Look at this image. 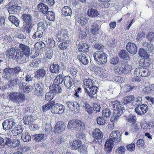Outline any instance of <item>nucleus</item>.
<instances>
[{"label":"nucleus","mask_w":154,"mask_h":154,"mask_svg":"<svg viewBox=\"0 0 154 154\" xmlns=\"http://www.w3.org/2000/svg\"><path fill=\"white\" fill-rule=\"evenodd\" d=\"M54 93L51 91L46 93L45 98L47 101L50 100H52L54 97Z\"/></svg>","instance_id":"3c124183"},{"label":"nucleus","mask_w":154,"mask_h":154,"mask_svg":"<svg viewBox=\"0 0 154 154\" xmlns=\"http://www.w3.org/2000/svg\"><path fill=\"white\" fill-rule=\"evenodd\" d=\"M79 106V104L76 102H74L73 104L72 109L71 110L75 113H78L80 111Z\"/></svg>","instance_id":"c03bdc74"},{"label":"nucleus","mask_w":154,"mask_h":154,"mask_svg":"<svg viewBox=\"0 0 154 154\" xmlns=\"http://www.w3.org/2000/svg\"><path fill=\"white\" fill-rule=\"evenodd\" d=\"M109 106L114 110L111 120L117 119L122 114L124 108L121 106L120 103L118 100L112 101L109 103Z\"/></svg>","instance_id":"f257e3e1"},{"label":"nucleus","mask_w":154,"mask_h":154,"mask_svg":"<svg viewBox=\"0 0 154 154\" xmlns=\"http://www.w3.org/2000/svg\"><path fill=\"white\" fill-rule=\"evenodd\" d=\"M78 58L84 64L86 65L88 62V60L85 55L81 54L78 56Z\"/></svg>","instance_id":"bb28decb"},{"label":"nucleus","mask_w":154,"mask_h":154,"mask_svg":"<svg viewBox=\"0 0 154 154\" xmlns=\"http://www.w3.org/2000/svg\"><path fill=\"white\" fill-rule=\"evenodd\" d=\"M139 55L141 57L148 58L149 55L146 51L143 48H140L139 51Z\"/></svg>","instance_id":"8fccbe9b"},{"label":"nucleus","mask_w":154,"mask_h":154,"mask_svg":"<svg viewBox=\"0 0 154 154\" xmlns=\"http://www.w3.org/2000/svg\"><path fill=\"white\" fill-rule=\"evenodd\" d=\"M119 56L122 59H126L128 57V52L125 50L121 51L119 54Z\"/></svg>","instance_id":"052dcab7"},{"label":"nucleus","mask_w":154,"mask_h":154,"mask_svg":"<svg viewBox=\"0 0 154 154\" xmlns=\"http://www.w3.org/2000/svg\"><path fill=\"white\" fill-rule=\"evenodd\" d=\"M93 135L95 140L100 143L101 142L102 138L103 137V134L99 129H95L93 132Z\"/></svg>","instance_id":"4468645a"},{"label":"nucleus","mask_w":154,"mask_h":154,"mask_svg":"<svg viewBox=\"0 0 154 154\" xmlns=\"http://www.w3.org/2000/svg\"><path fill=\"white\" fill-rule=\"evenodd\" d=\"M21 138L23 141L28 142L31 140V137L28 133L26 132L22 134L21 136Z\"/></svg>","instance_id":"a18cd8bd"},{"label":"nucleus","mask_w":154,"mask_h":154,"mask_svg":"<svg viewBox=\"0 0 154 154\" xmlns=\"http://www.w3.org/2000/svg\"><path fill=\"white\" fill-rule=\"evenodd\" d=\"M38 9L43 14H45L48 11V7L47 6L43 3H40L38 5Z\"/></svg>","instance_id":"c85d7f7f"},{"label":"nucleus","mask_w":154,"mask_h":154,"mask_svg":"<svg viewBox=\"0 0 154 154\" xmlns=\"http://www.w3.org/2000/svg\"><path fill=\"white\" fill-rule=\"evenodd\" d=\"M9 20L13 23L16 26L18 27L19 25L20 21L14 15L9 16L8 17Z\"/></svg>","instance_id":"473e14b6"},{"label":"nucleus","mask_w":154,"mask_h":154,"mask_svg":"<svg viewBox=\"0 0 154 154\" xmlns=\"http://www.w3.org/2000/svg\"><path fill=\"white\" fill-rule=\"evenodd\" d=\"M66 126V124L63 122H58L54 127V131L55 133H60L64 130Z\"/></svg>","instance_id":"ddd939ff"},{"label":"nucleus","mask_w":154,"mask_h":154,"mask_svg":"<svg viewBox=\"0 0 154 154\" xmlns=\"http://www.w3.org/2000/svg\"><path fill=\"white\" fill-rule=\"evenodd\" d=\"M8 98L13 103L20 104L25 100V95L22 93L12 92L8 94Z\"/></svg>","instance_id":"f03ea898"},{"label":"nucleus","mask_w":154,"mask_h":154,"mask_svg":"<svg viewBox=\"0 0 154 154\" xmlns=\"http://www.w3.org/2000/svg\"><path fill=\"white\" fill-rule=\"evenodd\" d=\"M141 77H145L149 76L150 72L149 70L145 68H140Z\"/></svg>","instance_id":"a19ab883"},{"label":"nucleus","mask_w":154,"mask_h":154,"mask_svg":"<svg viewBox=\"0 0 154 154\" xmlns=\"http://www.w3.org/2000/svg\"><path fill=\"white\" fill-rule=\"evenodd\" d=\"M63 77L62 75H58L55 78L54 82L57 84H61L63 81Z\"/></svg>","instance_id":"bf43d9fd"},{"label":"nucleus","mask_w":154,"mask_h":154,"mask_svg":"<svg viewBox=\"0 0 154 154\" xmlns=\"http://www.w3.org/2000/svg\"><path fill=\"white\" fill-rule=\"evenodd\" d=\"M9 69H11L10 68H7L4 70L3 75L2 76L3 78L8 79L10 77L12 73L11 72L8 71Z\"/></svg>","instance_id":"37998d69"},{"label":"nucleus","mask_w":154,"mask_h":154,"mask_svg":"<svg viewBox=\"0 0 154 154\" xmlns=\"http://www.w3.org/2000/svg\"><path fill=\"white\" fill-rule=\"evenodd\" d=\"M32 27V23H25L22 27V31L23 32L26 31L27 33H29Z\"/></svg>","instance_id":"58836bf2"},{"label":"nucleus","mask_w":154,"mask_h":154,"mask_svg":"<svg viewBox=\"0 0 154 154\" xmlns=\"http://www.w3.org/2000/svg\"><path fill=\"white\" fill-rule=\"evenodd\" d=\"M149 60L148 58L141 59L139 62V65L142 67H148L149 66Z\"/></svg>","instance_id":"2f4dec72"},{"label":"nucleus","mask_w":154,"mask_h":154,"mask_svg":"<svg viewBox=\"0 0 154 154\" xmlns=\"http://www.w3.org/2000/svg\"><path fill=\"white\" fill-rule=\"evenodd\" d=\"M123 67H119L115 66L114 67V71L115 73L117 74H121L123 73Z\"/></svg>","instance_id":"338daca9"},{"label":"nucleus","mask_w":154,"mask_h":154,"mask_svg":"<svg viewBox=\"0 0 154 154\" xmlns=\"http://www.w3.org/2000/svg\"><path fill=\"white\" fill-rule=\"evenodd\" d=\"M154 91V84L149 85L143 89V91L145 93L152 94Z\"/></svg>","instance_id":"393cba45"},{"label":"nucleus","mask_w":154,"mask_h":154,"mask_svg":"<svg viewBox=\"0 0 154 154\" xmlns=\"http://www.w3.org/2000/svg\"><path fill=\"white\" fill-rule=\"evenodd\" d=\"M34 119L33 118L32 115L26 116L23 117V122L25 125H29L32 124Z\"/></svg>","instance_id":"5701e85b"},{"label":"nucleus","mask_w":154,"mask_h":154,"mask_svg":"<svg viewBox=\"0 0 154 154\" xmlns=\"http://www.w3.org/2000/svg\"><path fill=\"white\" fill-rule=\"evenodd\" d=\"M23 55H24L19 49L16 50L15 54L14 57L16 59L19 60L22 58Z\"/></svg>","instance_id":"09e8293b"},{"label":"nucleus","mask_w":154,"mask_h":154,"mask_svg":"<svg viewBox=\"0 0 154 154\" xmlns=\"http://www.w3.org/2000/svg\"><path fill=\"white\" fill-rule=\"evenodd\" d=\"M57 40L59 42L67 40L68 36L67 31L65 29H61L58 31L56 34Z\"/></svg>","instance_id":"6e6552de"},{"label":"nucleus","mask_w":154,"mask_h":154,"mask_svg":"<svg viewBox=\"0 0 154 154\" xmlns=\"http://www.w3.org/2000/svg\"><path fill=\"white\" fill-rule=\"evenodd\" d=\"M69 129L73 128V129L83 130L85 128V124L81 121L76 120H71L68 122L67 126Z\"/></svg>","instance_id":"20e7f679"},{"label":"nucleus","mask_w":154,"mask_h":154,"mask_svg":"<svg viewBox=\"0 0 154 154\" xmlns=\"http://www.w3.org/2000/svg\"><path fill=\"white\" fill-rule=\"evenodd\" d=\"M91 32L93 34H96L98 33L100 30L99 27L96 23H94L91 29Z\"/></svg>","instance_id":"ea45409f"},{"label":"nucleus","mask_w":154,"mask_h":154,"mask_svg":"<svg viewBox=\"0 0 154 154\" xmlns=\"http://www.w3.org/2000/svg\"><path fill=\"white\" fill-rule=\"evenodd\" d=\"M88 19L86 16L83 14H79L75 17V22H78L82 26L85 25L87 23Z\"/></svg>","instance_id":"2eb2a0df"},{"label":"nucleus","mask_w":154,"mask_h":154,"mask_svg":"<svg viewBox=\"0 0 154 154\" xmlns=\"http://www.w3.org/2000/svg\"><path fill=\"white\" fill-rule=\"evenodd\" d=\"M84 88L85 89V93L90 97L93 98L94 95L96 93L97 87L94 85L88 88L84 87Z\"/></svg>","instance_id":"9d476101"},{"label":"nucleus","mask_w":154,"mask_h":154,"mask_svg":"<svg viewBox=\"0 0 154 154\" xmlns=\"http://www.w3.org/2000/svg\"><path fill=\"white\" fill-rule=\"evenodd\" d=\"M98 1L102 3L101 5L105 8H108L110 5L109 3L110 0H98Z\"/></svg>","instance_id":"6e6d98bb"},{"label":"nucleus","mask_w":154,"mask_h":154,"mask_svg":"<svg viewBox=\"0 0 154 154\" xmlns=\"http://www.w3.org/2000/svg\"><path fill=\"white\" fill-rule=\"evenodd\" d=\"M95 61L99 64H105L107 62V55L101 51L95 52L93 55Z\"/></svg>","instance_id":"7ed1b4c3"},{"label":"nucleus","mask_w":154,"mask_h":154,"mask_svg":"<svg viewBox=\"0 0 154 154\" xmlns=\"http://www.w3.org/2000/svg\"><path fill=\"white\" fill-rule=\"evenodd\" d=\"M134 99V95H130L127 96L124 98L123 101L122 103L124 105L128 104L130 103H133V101Z\"/></svg>","instance_id":"72a5a7b5"},{"label":"nucleus","mask_w":154,"mask_h":154,"mask_svg":"<svg viewBox=\"0 0 154 154\" xmlns=\"http://www.w3.org/2000/svg\"><path fill=\"white\" fill-rule=\"evenodd\" d=\"M126 49L128 52L134 54L137 51V48L136 45L132 42H128L126 45Z\"/></svg>","instance_id":"dca6fc26"},{"label":"nucleus","mask_w":154,"mask_h":154,"mask_svg":"<svg viewBox=\"0 0 154 154\" xmlns=\"http://www.w3.org/2000/svg\"><path fill=\"white\" fill-rule=\"evenodd\" d=\"M69 40H65L64 42L61 43L59 45V48L61 50H64L68 46V44L69 43Z\"/></svg>","instance_id":"864d4df0"},{"label":"nucleus","mask_w":154,"mask_h":154,"mask_svg":"<svg viewBox=\"0 0 154 154\" xmlns=\"http://www.w3.org/2000/svg\"><path fill=\"white\" fill-rule=\"evenodd\" d=\"M64 110L63 106L61 104H56L54 103L51 109V112L52 113L61 114L63 113Z\"/></svg>","instance_id":"0eeeda50"},{"label":"nucleus","mask_w":154,"mask_h":154,"mask_svg":"<svg viewBox=\"0 0 154 154\" xmlns=\"http://www.w3.org/2000/svg\"><path fill=\"white\" fill-rule=\"evenodd\" d=\"M47 18L50 21H53L55 18V14L52 11H50L46 13Z\"/></svg>","instance_id":"49530a36"},{"label":"nucleus","mask_w":154,"mask_h":154,"mask_svg":"<svg viewBox=\"0 0 154 154\" xmlns=\"http://www.w3.org/2000/svg\"><path fill=\"white\" fill-rule=\"evenodd\" d=\"M33 137L36 142H42L45 140L44 135L43 134H39L33 135Z\"/></svg>","instance_id":"cd10ccee"},{"label":"nucleus","mask_w":154,"mask_h":154,"mask_svg":"<svg viewBox=\"0 0 154 154\" xmlns=\"http://www.w3.org/2000/svg\"><path fill=\"white\" fill-rule=\"evenodd\" d=\"M62 14L65 16H70L72 13L71 8L68 6L64 7L62 9Z\"/></svg>","instance_id":"a878e982"},{"label":"nucleus","mask_w":154,"mask_h":154,"mask_svg":"<svg viewBox=\"0 0 154 154\" xmlns=\"http://www.w3.org/2000/svg\"><path fill=\"white\" fill-rule=\"evenodd\" d=\"M35 88V94L38 97L42 96L44 94V89L41 85L38 84H36L34 85Z\"/></svg>","instance_id":"a211bd4d"},{"label":"nucleus","mask_w":154,"mask_h":154,"mask_svg":"<svg viewBox=\"0 0 154 154\" xmlns=\"http://www.w3.org/2000/svg\"><path fill=\"white\" fill-rule=\"evenodd\" d=\"M8 71L11 72L12 74H17L20 71L21 69L20 67L17 66L13 68H10Z\"/></svg>","instance_id":"774afa93"},{"label":"nucleus","mask_w":154,"mask_h":154,"mask_svg":"<svg viewBox=\"0 0 154 154\" xmlns=\"http://www.w3.org/2000/svg\"><path fill=\"white\" fill-rule=\"evenodd\" d=\"M43 34V31L40 30H37L36 32L33 34L32 37L34 39H38L39 38H41Z\"/></svg>","instance_id":"de8ad7c7"},{"label":"nucleus","mask_w":154,"mask_h":154,"mask_svg":"<svg viewBox=\"0 0 154 154\" xmlns=\"http://www.w3.org/2000/svg\"><path fill=\"white\" fill-rule=\"evenodd\" d=\"M125 147L124 146H122L116 149L115 152L116 154H125Z\"/></svg>","instance_id":"13d9d810"},{"label":"nucleus","mask_w":154,"mask_h":154,"mask_svg":"<svg viewBox=\"0 0 154 154\" xmlns=\"http://www.w3.org/2000/svg\"><path fill=\"white\" fill-rule=\"evenodd\" d=\"M16 123L13 118H10L5 120L2 123L3 128L5 130H9L15 126Z\"/></svg>","instance_id":"423d86ee"},{"label":"nucleus","mask_w":154,"mask_h":154,"mask_svg":"<svg viewBox=\"0 0 154 154\" xmlns=\"http://www.w3.org/2000/svg\"><path fill=\"white\" fill-rule=\"evenodd\" d=\"M64 78V85L68 88H69L74 85L73 80L69 76H66Z\"/></svg>","instance_id":"aec40b11"},{"label":"nucleus","mask_w":154,"mask_h":154,"mask_svg":"<svg viewBox=\"0 0 154 154\" xmlns=\"http://www.w3.org/2000/svg\"><path fill=\"white\" fill-rule=\"evenodd\" d=\"M52 55V50L51 49H47L45 53L44 57L45 58L51 59Z\"/></svg>","instance_id":"680f3d73"},{"label":"nucleus","mask_w":154,"mask_h":154,"mask_svg":"<svg viewBox=\"0 0 154 154\" xmlns=\"http://www.w3.org/2000/svg\"><path fill=\"white\" fill-rule=\"evenodd\" d=\"M23 130V128L20 126L15 127L12 131V133L14 135H17L22 133Z\"/></svg>","instance_id":"c756f323"},{"label":"nucleus","mask_w":154,"mask_h":154,"mask_svg":"<svg viewBox=\"0 0 154 154\" xmlns=\"http://www.w3.org/2000/svg\"><path fill=\"white\" fill-rule=\"evenodd\" d=\"M132 89V87L128 85H123L121 87L122 91L125 93H127L129 91Z\"/></svg>","instance_id":"4d7b16f0"},{"label":"nucleus","mask_w":154,"mask_h":154,"mask_svg":"<svg viewBox=\"0 0 154 154\" xmlns=\"http://www.w3.org/2000/svg\"><path fill=\"white\" fill-rule=\"evenodd\" d=\"M69 71L70 72V73L73 77H75L76 76L78 70L76 68L74 67H72L69 69Z\"/></svg>","instance_id":"e2e57ef3"},{"label":"nucleus","mask_w":154,"mask_h":154,"mask_svg":"<svg viewBox=\"0 0 154 154\" xmlns=\"http://www.w3.org/2000/svg\"><path fill=\"white\" fill-rule=\"evenodd\" d=\"M19 82L20 80L18 78H15L8 81V85L10 88H11L12 87L16 86L17 84L19 83Z\"/></svg>","instance_id":"4c0bfd02"},{"label":"nucleus","mask_w":154,"mask_h":154,"mask_svg":"<svg viewBox=\"0 0 154 154\" xmlns=\"http://www.w3.org/2000/svg\"><path fill=\"white\" fill-rule=\"evenodd\" d=\"M23 20L25 23H32V16L28 14H23L22 16Z\"/></svg>","instance_id":"7c9ffc66"},{"label":"nucleus","mask_w":154,"mask_h":154,"mask_svg":"<svg viewBox=\"0 0 154 154\" xmlns=\"http://www.w3.org/2000/svg\"><path fill=\"white\" fill-rule=\"evenodd\" d=\"M141 126L142 128L144 129H150L152 128V125L149 123L142 122Z\"/></svg>","instance_id":"69168bd1"},{"label":"nucleus","mask_w":154,"mask_h":154,"mask_svg":"<svg viewBox=\"0 0 154 154\" xmlns=\"http://www.w3.org/2000/svg\"><path fill=\"white\" fill-rule=\"evenodd\" d=\"M84 85L88 88L94 85L93 81L90 79H84Z\"/></svg>","instance_id":"e433bc0d"},{"label":"nucleus","mask_w":154,"mask_h":154,"mask_svg":"<svg viewBox=\"0 0 154 154\" xmlns=\"http://www.w3.org/2000/svg\"><path fill=\"white\" fill-rule=\"evenodd\" d=\"M82 142L80 140H74L71 144V148L74 150H77L79 152L84 153L86 150L85 146L82 145Z\"/></svg>","instance_id":"39448f33"},{"label":"nucleus","mask_w":154,"mask_h":154,"mask_svg":"<svg viewBox=\"0 0 154 154\" xmlns=\"http://www.w3.org/2000/svg\"><path fill=\"white\" fill-rule=\"evenodd\" d=\"M59 70V65L57 64H53L50 66V71L51 72L56 73Z\"/></svg>","instance_id":"79ce46f5"},{"label":"nucleus","mask_w":154,"mask_h":154,"mask_svg":"<svg viewBox=\"0 0 154 154\" xmlns=\"http://www.w3.org/2000/svg\"><path fill=\"white\" fill-rule=\"evenodd\" d=\"M46 74V71L44 69H41L37 71V77L43 78Z\"/></svg>","instance_id":"603ef678"},{"label":"nucleus","mask_w":154,"mask_h":154,"mask_svg":"<svg viewBox=\"0 0 154 154\" xmlns=\"http://www.w3.org/2000/svg\"><path fill=\"white\" fill-rule=\"evenodd\" d=\"M50 91L54 93H59L61 91V89L59 85L57 84H53L51 85L49 87Z\"/></svg>","instance_id":"b1692460"},{"label":"nucleus","mask_w":154,"mask_h":154,"mask_svg":"<svg viewBox=\"0 0 154 154\" xmlns=\"http://www.w3.org/2000/svg\"><path fill=\"white\" fill-rule=\"evenodd\" d=\"M113 142L109 139H108L106 141L105 145V150L106 153H109L111 151Z\"/></svg>","instance_id":"6ab92c4d"},{"label":"nucleus","mask_w":154,"mask_h":154,"mask_svg":"<svg viewBox=\"0 0 154 154\" xmlns=\"http://www.w3.org/2000/svg\"><path fill=\"white\" fill-rule=\"evenodd\" d=\"M54 103V101L52 100L49 102L47 103L42 106V108L43 111H46L51 109L53 104Z\"/></svg>","instance_id":"c9c22d12"},{"label":"nucleus","mask_w":154,"mask_h":154,"mask_svg":"<svg viewBox=\"0 0 154 154\" xmlns=\"http://www.w3.org/2000/svg\"><path fill=\"white\" fill-rule=\"evenodd\" d=\"M135 111L138 115H143L147 110V106L146 104H142L137 106L135 109Z\"/></svg>","instance_id":"f8f14e48"},{"label":"nucleus","mask_w":154,"mask_h":154,"mask_svg":"<svg viewBox=\"0 0 154 154\" xmlns=\"http://www.w3.org/2000/svg\"><path fill=\"white\" fill-rule=\"evenodd\" d=\"M6 143L8 146L11 148H14L18 146L20 143V141L17 139H13L11 140L10 138H6Z\"/></svg>","instance_id":"f3484780"},{"label":"nucleus","mask_w":154,"mask_h":154,"mask_svg":"<svg viewBox=\"0 0 154 154\" xmlns=\"http://www.w3.org/2000/svg\"><path fill=\"white\" fill-rule=\"evenodd\" d=\"M123 73H127L132 69L131 66L128 64H126L124 67H123Z\"/></svg>","instance_id":"0e129e2a"},{"label":"nucleus","mask_w":154,"mask_h":154,"mask_svg":"<svg viewBox=\"0 0 154 154\" xmlns=\"http://www.w3.org/2000/svg\"><path fill=\"white\" fill-rule=\"evenodd\" d=\"M85 110L88 113L90 114H92L93 112V109L92 107L88 103H85L84 105Z\"/></svg>","instance_id":"5fc2aeb1"},{"label":"nucleus","mask_w":154,"mask_h":154,"mask_svg":"<svg viewBox=\"0 0 154 154\" xmlns=\"http://www.w3.org/2000/svg\"><path fill=\"white\" fill-rule=\"evenodd\" d=\"M88 15L91 17H95L97 16L98 14V11L94 9H90L87 11Z\"/></svg>","instance_id":"f704fd0d"},{"label":"nucleus","mask_w":154,"mask_h":154,"mask_svg":"<svg viewBox=\"0 0 154 154\" xmlns=\"http://www.w3.org/2000/svg\"><path fill=\"white\" fill-rule=\"evenodd\" d=\"M19 49L22 51L23 54L27 57H28L31 54L29 47L24 44L20 43L19 45Z\"/></svg>","instance_id":"9b49d317"},{"label":"nucleus","mask_w":154,"mask_h":154,"mask_svg":"<svg viewBox=\"0 0 154 154\" xmlns=\"http://www.w3.org/2000/svg\"><path fill=\"white\" fill-rule=\"evenodd\" d=\"M21 8V7L15 5L11 6L8 8V11L10 14H14L19 12Z\"/></svg>","instance_id":"412c9836"},{"label":"nucleus","mask_w":154,"mask_h":154,"mask_svg":"<svg viewBox=\"0 0 154 154\" xmlns=\"http://www.w3.org/2000/svg\"><path fill=\"white\" fill-rule=\"evenodd\" d=\"M109 139L113 142H119L121 140V134L118 130L113 131L111 133Z\"/></svg>","instance_id":"1a4fd4ad"},{"label":"nucleus","mask_w":154,"mask_h":154,"mask_svg":"<svg viewBox=\"0 0 154 154\" xmlns=\"http://www.w3.org/2000/svg\"><path fill=\"white\" fill-rule=\"evenodd\" d=\"M90 46L86 43H82L79 44L78 47L79 51L86 52L89 50Z\"/></svg>","instance_id":"4be33fe9"}]
</instances>
